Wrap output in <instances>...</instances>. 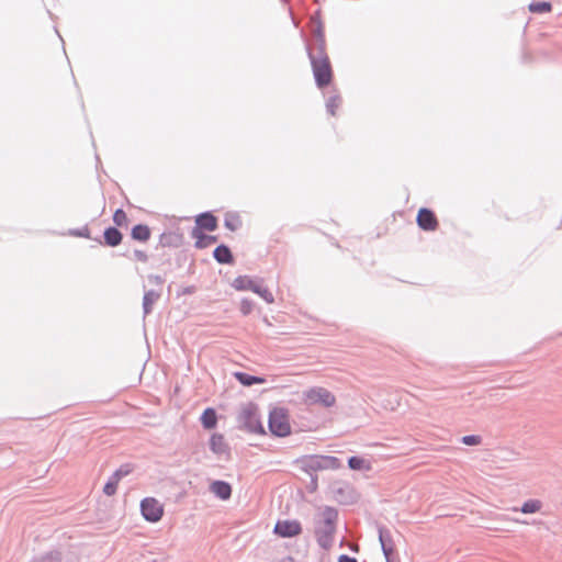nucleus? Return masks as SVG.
I'll return each mask as SVG.
<instances>
[{
    "label": "nucleus",
    "instance_id": "nucleus-39",
    "mask_svg": "<svg viewBox=\"0 0 562 562\" xmlns=\"http://www.w3.org/2000/svg\"><path fill=\"white\" fill-rule=\"evenodd\" d=\"M344 493H345V491L342 488H338L336 492L337 495H344Z\"/></svg>",
    "mask_w": 562,
    "mask_h": 562
},
{
    "label": "nucleus",
    "instance_id": "nucleus-31",
    "mask_svg": "<svg viewBox=\"0 0 562 562\" xmlns=\"http://www.w3.org/2000/svg\"><path fill=\"white\" fill-rule=\"evenodd\" d=\"M68 235L74 236V237L88 238V239L91 238L90 229H89V227L87 225L81 227V228H71V229H69Z\"/></svg>",
    "mask_w": 562,
    "mask_h": 562
},
{
    "label": "nucleus",
    "instance_id": "nucleus-29",
    "mask_svg": "<svg viewBox=\"0 0 562 562\" xmlns=\"http://www.w3.org/2000/svg\"><path fill=\"white\" fill-rule=\"evenodd\" d=\"M542 503L539 499H528L524 502L520 512L524 514H533L540 510Z\"/></svg>",
    "mask_w": 562,
    "mask_h": 562
},
{
    "label": "nucleus",
    "instance_id": "nucleus-18",
    "mask_svg": "<svg viewBox=\"0 0 562 562\" xmlns=\"http://www.w3.org/2000/svg\"><path fill=\"white\" fill-rule=\"evenodd\" d=\"M213 258L221 265H233L235 259L231 248L221 244L213 250Z\"/></svg>",
    "mask_w": 562,
    "mask_h": 562
},
{
    "label": "nucleus",
    "instance_id": "nucleus-11",
    "mask_svg": "<svg viewBox=\"0 0 562 562\" xmlns=\"http://www.w3.org/2000/svg\"><path fill=\"white\" fill-rule=\"evenodd\" d=\"M273 531L281 538H292L302 533V526L299 520H278Z\"/></svg>",
    "mask_w": 562,
    "mask_h": 562
},
{
    "label": "nucleus",
    "instance_id": "nucleus-25",
    "mask_svg": "<svg viewBox=\"0 0 562 562\" xmlns=\"http://www.w3.org/2000/svg\"><path fill=\"white\" fill-rule=\"evenodd\" d=\"M347 463L355 471H369L371 469L370 461L359 456L349 457Z\"/></svg>",
    "mask_w": 562,
    "mask_h": 562
},
{
    "label": "nucleus",
    "instance_id": "nucleus-27",
    "mask_svg": "<svg viewBox=\"0 0 562 562\" xmlns=\"http://www.w3.org/2000/svg\"><path fill=\"white\" fill-rule=\"evenodd\" d=\"M323 470H338L342 467L340 459L334 456H321Z\"/></svg>",
    "mask_w": 562,
    "mask_h": 562
},
{
    "label": "nucleus",
    "instance_id": "nucleus-37",
    "mask_svg": "<svg viewBox=\"0 0 562 562\" xmlns=\"http://www.w3.org/2000/svg\"><path fill=\"white\" fill-rule=\"evenodd\" d=\"M148 281L150 283L156 284V285H162L164 282H165V279L161 276H159V274H149L148 276Z\"/></svg>",
    "mask_w": 562,
    "mask_h": 562
},
{
    "label": "nucleus",
    "instance_id": "nucleus-12",
    "mask_svg": "<svg viewBox=\"0 0 562 562\" xmlns=\"http://www.w3.org/2000/svg\"><path fill=\"white\" fill-rule=\"evenodd\" d=\"M416 223L425 232H434L438 227V220L435 212L428 207H420L417 212Z\"/></svg>",
    "mask_w": 562,
    "mask_h": 562
},
{
    "label": "nucleus",
    "instance_id": "nucleus-14",
    "mask_svg": "<svg viewBox=\"0 0 562 562\" xmlns=\"http://www.w3.org/2000/svg\"><path fill=\"white\" fill-rule=\"evenodd\" d=\"M210 450L217 456L222 454H228L229 453V446L225 441V438L222 434H213L210 438Z\"/></svg>",
    "mask_w": 562,
    "mask_h": 562
},
{
    "label": "nucleus",
    "instance_id": "nucleus-15",
    "mask_svg": "<svg viewBox=\"0 0 562 562\" xmlns=\"http://www.w3.org/2000/svg\"><path fill=\"white\" fill-rule=\"evenodd\" d=\"M210 491L222 501H227L232 496V486L226 481H213L210 485Z\"/></svg>",
    "mask_w": 562,
    "mask_h": 562
},
{
    "label": "nucleus",
    "instance_id": "nucleus-16",
    "mask_svg": "<svg viewBox=\"0 0 562 562\" xmlns=\"http://www.w3.org/2000/svg\"><path fill=\"white\" fill-rule=\"evenodd\" d=\"M183 243V235L178 231L165 232L159 236V245L161 247L178 248Z\"/></svg>",
    "mask_w": 562,
    "mask_h": 562
},
{
    "label": "nucleus",
    "instance_id": "nucleus-4",
    "mask_svg": "<svg viewBox=\"0 0 562 562\" xmlns=\"http://www.w3.org/2000/svg\"><path fill=\"white\" fill-rule=\"evenodd\" d=\"M240 428L251 434L265 435V427L259 419L257 406L249 403L238 415Z\"/></svg>",
    "mask_w": 562,
    "mask_h": 562
},
{
    "label": "nucleus",
    "instance_id": "nucleus-8",
    "mask_svg": "<svg viewBox=\"0 0 562 562\" xmlns=\"http://www.w3.org/2000/svg\"><path fill=\"white\" fill-rule=\"evenodd\" d=\"M134 467L131 463L122 464L113 474L109 477L108 482L103 486V493L106 496H113L116 493L120 481L131 474Z\"/></svg>",
    "mask_w": 562,
    "mask_h": 562
},
{
    "label": "nucleus",
    "instance_id": "nucleus-17",
    "mask_svg": "<svg viewBox=\"0 0 562 562\" xmlns=\"http://www.w3.org/2000/svg\"><path fill=\"white\" fill-rule=\"evenodd\" d=\"M191 237L195 239L194 247L198 249H204L217 241V236L204 234L203 232H200L198 228H192Z\"/></svg>",
    "mask_w": 562,
    "mask_h": 562
},
{
    "label": "nucleus",
    "instance_id": "nucleus-33",
    "mask_svg": "<svg viewBox=\"0 0 562 562\" xmlns=\"http://www.w3.org/2000/svg\"><path fill=\"white\" fill-rule=\"evenodd\" d=\"M255 303L249 299H243L240 302L239 311L243 315H249L254 310Z\"/></svg>",
    "mask_w": 562,
    "mask_h": 562
},
{
    "label": "nucleus",
    "instance_id": "nucleus-38",
    "mask_svg": "<svg viewBox=\"0 0 562 562\" xmlns=\"http://www.w3.org/2000/svg\"><path fill=\"white\" fill-rule=\"evenodd\" d=\"M338 562H358V560L356 558L349 557L347 554H341L338 558Z\"/></svg>",
    "mask_w": 562,
    "mask_h": 562
},
{
    "label": "nucleus",
    "instance_id": "nucleus-22",
    "mask_svg": "<svg viewBox=\"0 0 562 562\" xmlns=\"http://www.w3.org/2000/svg\"><path fill=\"white\" fill-rule=\"evenodd\" d=\"M234 376L244 386H252L255 384H262L266 382L263 376L251 375L243 371L234 372Z\"/></svg>",
    "mask_w": 562,
    "mask_h": 562
},
{
    "label": "nucleus",
    "instance_id": "nucleus-7",
    "mask_svg": "<svg viewBox=\"0 0 562 562\" xmlns=\"http://www.w3.org/2000/svg\"><path fill=\"white\" fill-rule=\"evenodd\" d=\"M140 513L146 521L157 522L164 515V506L154 497H145L140 502Z\"/></svg>",
    "mask_w": 562,
    "mask_h": 562
},
{
    "label": "nucleus",
    "instance_id": "nucleus-3",
    "mask_svg": "<svg viewBox=\"0 0 562 562\" xmlns=\"http://www.w3.org/2000/svg\"><path fill=\"white\" fill-rule=\"evenodd\" d=\"M262 280L258 281L249 276H238L232 283L237 291H251L258 294L266 303L271 304L274 302L273 294L261 284Z\"/></svg>",
    "mask_w": 562,
    "mask_h": 562
},
{
    "label": "nucleus",
    "instance_id": "nucleus-32",
    "mask_svg": "<svg viewBox=\"0 0 562 562\" xmlns=\"http://www.w3.org/2000/svg\"><path fill=\"white\" fill-rule=\"evenodd\" d=\"M113 222L116 226H124L127 222L126 213L122 209H117L113 214Z\"/></svg>",
    "mask_w": 562,
    "mask_h": 562
},
{
    "label": "nucleus",
    "instance_id": "nucleus-30",
    "mask_svg": "<svg viewBox=\"0 0 562 562\" xmlns=\"http://www.w3.org/2000/svg\"><path fill=\"white\" fill-rule=\"evenodd\" d=\"M340 104H341V97H340V94L335 93V94L328 97V99L326 100V111L330 115H335L336 109H338L340 106Z\"/></svg>",
    "mask_w": 562,
    "mask_h": 562
},
{
    "label": "nucleus",
    "instance_id": "nucleus-13",
    "mask_svg": "<svg viewBox=\"0 0 562 562\" xmlns=\"http://www.w3.org/2000/svg\"><path fill=\"white\" fill-rule=\"evenodd\" d=\"M218 227V220L212 212H202L195 216V226L200 232H214Z\"/></svg>",
    "mask_w": 562,
    "mask_h": 562
},
{
    "label": "nucleus",
    "instance_id": "nucleus-36",
    "mask_svg": "<svg viewBox=\"0 0 562 562\" xmlns=\"http://www.w3.org/2000/svg\"><path fill=\"white\" fill-rule=\"evenodd\" d=\"M134 257L136 260L140 261V262H147L148 261V256L145 251L143 250H139V249H135L134 250Z\"/></svg>",
    "mask_w": 562,
    "mask_h": 562
},
{
    "label": "nucleus",
    "instance_id": "nucleus-35",
    "mask_svg": "<svg viewBox=\"0 0 562 562\" xmlns=\"http://www.w3.org/2000/svg\"><path fill=\"white\" fill-rule=\"evenodd\" d=\"M311 480H310V483L307 484L306 488L310 493H314L317 487H318V477L316 474H312L310 475Z\"/></svg>",
    "mask_w": 562,
    "mask_h": 562
},
{
    "label": "nucleus",
    "instance_id": "nucleus-6",
    "mask_svg": "<svg viewBox=\"0 0 562 562\" xmlns=\"http://www.w3.org/2000/svg\"><path fill=\"white\" fill-rule=\"evenodd\" d=\"M310 63L312 66V71L316 87L319 89L328 87L331 83L334 77L329 58L315 60V58L312 57V60Z\"/></svg>",
    "mask_w": 562,
    "mask_h": 562
},
{
    "label": "nucleus",
    "instance_id": "nucleus-28",
    "mask_svg": "<svg viewBox=\"0 0 562 562\" xmlns=\"http://www.w3.org/2000/svg\"><path fill=\"white\" fill-rule=\"evenodd\" d=\"M528 9L532 13H548L552 10V4L549 1H532Z\"/></svg>",
    "mask_w": 562,
    "mask_h": 562
},
{
    "label": "nucleus",
    "instance_id": "nucleus-9",
    "mask_svg": "<svg viewBox=\"0 0 562 562\" xmlns=\"http://www.w3.org/2000/svg\"><path fill=\"white\" fill-rule=\"evenodd\" d=\"M306 400L311 404H322L325 407H331L335 402V395L324 387H312L305 393Z\"/></svg>",
    "mask_w": 562,
    "mask_h": 562
},
{
    "label": "nucleus",
    "instance_id": "nucleus-26",
    "mask_svg": "<svg viewBox=\"0 0 562 562\" xmlns=\"http://www.w3.org/2000/svg\"><path fill=\"white\" fill-rule=\"evenodd\" d=\"M240 216L236 212H227L224 217V226L231 232H236L241 227Z\"/></svg>",
    "mask_w": 562,
    "mask_h": 562
},
{
    "label": "nucleus",
    "instance_id": "nucleus-2",
    "mask_svg": "<svg viewBox=\"0 0 562 562\" xmlns=\"http://www.w3.org/2000/svg\"><path fill=\"white\" fill-rule=\"evenodd\" d=\"M311 23V36L305 42V49L310 61L312 57L315 60L323 58H329L326 53V40L324 24L318 15H313L310 20Z\"/></svg>",
    "mask_w": 562,
    "mask_h": 562
},
{
    "label": "nucleus",
    "instance_id": "nucleus-10",
    "mask_svg": "<svg viewBox=\"0 0 562 562\" xmlns=\"http://www.w3.org/2000/svg\"><path fill=\"white\" fill-rule=\"evenodd\" d=\"M378 533H379V541L381 544V549H382V552H383V555H384L386 562H395V559H394L395 544H394L390 529H387L384 526H379Z\"/></svg>",
    "mask_w": 562,
    "mask_h": 562
},
{
    "label": "nucleus",
    "instance_id": "nucleus-40",
    "mask_svg": "<svg viewBox=\"0 0 562 562\" xmlns=\"http://www.w3.org/2000/svg\"><path fill=\"white\" fill-rule=\"evenodd\" d=\"M339 501H340L341 503H345V504H348V503H349V499H347V498H344V499H342V498H340ZM350 502H352V501L350 499Z\"/></svg>",
    "mask_w": 562,
    "mask_h": 562
},
{
    "label": "nucleus",
    "instance_id": "nucleus-24",
    "mask_svg": "<svg viewBox=\"0 0 562 562\" xmlns=\"http://www.w3.org/2000/svg\"><path fill=\"white\" fill-rule=\"evenodd\" d=\"M131 236L134 240L145 243L150 238V228L146 224H137L132 227Z\"/></svg>",
    "mask_w": 562,
    "mask_h": 562
},
{
    "label": "nucleus",
    "instance_id": "nucleus-20",
    "mask_svg": "<svg viewBox=\"0 0 562 562\" xmlns=\"http://www.w3.org/2000/svg\"><path fill=\"white\" fill-rule=\"evenodd\" d=\"M302 470L308 475L323 471L321 456H307L301 460Z\"/></svg>",
    "mask_w": 562,
    "mask_h": 562
},
{
    "label": "nucleus",
    "instance_id": "nucleus-21",
    "mask_svg": "<svg viewBox=\"0 0 562 562\" xmlns=\"http://www.w3.org/2000/svg\"><path fill=\"white\" fill-rule=\"evenodd\" d=\"M161 290H148L145 291L143 296V312L144 315H149L153 312L154 304L160 299Z\"/></svg>",
    "mask_w": 562,
    "mask_h": 562
},
{
    "label": "nucleus",
    "instance_id": "nucleus-23",
    "mask_svg": "<svg viewBox=\"0 0 562 562\" xmlns=\"http://www.w3.org/2000/svg\"><path fill=\"white\" fill-rule=\"evenodd\" d=\"M200 420L204 429H214L217 425L216 411L212 407L205 408L200 417Z\"/></svg>",
    "mask_w": 562,
    "mask_h": 562
},
{
    "label": "nucleus",
    "instance_id": "nucleus-19",
    "mask_svg": "<svg viewBox=\"0 0 562 562\" xmlns=\"http://www.w3.org/2000/svg\"><path fill=\"white\" fill-rule=\"evenodd\" d=\"M104 244L109 247H116L122 243L123 234L115 226H109L103 232Z\"/></svg>",
    "mask_w": 562,
    "mask_h": 562
},
{
    "label": "nucleus",
    "instance_id": "nucleus-1",
    "mask_svg": "<svg viewBox=\"0 0 562 562\" xmlns=\"http://www.w3.org/2000/svg\"><path fill=\"white\" fill-rule=\"evenodd\" d=\"M338 510L331 506H325L319 517L314 521V535L318 546L329 550L334 543V536L337 529Z\"/></svg>",
    "mask_w": 562,
    "mask_h": 562
},
{
    "label": "nucleus",
    "instance_id": "nucleus-34",
    "mask_svg": "<svg viewBox=\"0 0 562 562\" xmlns=\"http://www.w3.org/2000/svg\"><path fill=\"white\" fill-rule=\"evenodd\" d=\"M482 441V438L477 435H467L461 438V442L467 446H477Z\"/></svg>",
    "mask_w": 562,
    "mask_h": 562
},
{
    "label": "nucleus",
    "instance_id": "nucleus-5",
    "mask_svg": "<svg viewBox=\"0 0 562 562\" xmlns=\"http://www.w3.org/2000/svg\"><path fill=\"white\" fill-rule=\"evenodd\" d=\"M270 432L276 437H285L291 434L288 411L283 407H274L268 419Z\"/></svg>",
    "mask_w": 562,
    "mask_h": 562
}]
</instances>
